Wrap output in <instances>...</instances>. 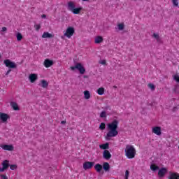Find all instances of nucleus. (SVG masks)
Returning <instances> with one entry per match:
<instances>
[{"instance_id":"1","label":"nucleus","mask_w":179,"mask_h":179,"mask_svg":"<svg viewBox=\"0 0 179 179\" xmlns=\"http://www.w3.org/2000/svg\"><path fill=\"white\" fill-rule=\"evenodd\" d=\"M118 124L120 122L117 120H114L112 122L108 124V131L105 136L106 141H110V138H114L118 135Z\"/></svg>"},{"instance_id":"2","label":"nucleus","mask_w":179,"mask_h":179,"mask_svg":"<svg viewBox=\"0 0 179 179\" xmlns=\"http://www.w3.org/2000/svg\"><path fill=\"white\" fill-rule=\"evenodd\" d=\"M125 156L127 159H134L136 155V150L132 145H127L124 150Z\"/></svg>"},{"instance_id":"3","label":"nucleus","mask_w":179,"mask_h":179,"mask_svg":"<svg viewBox=\"0 0 179 179\" xmlns=\"http://www.w3.org/2000/svg\"><path fill=\"white\" fill-rule=\"evenodd\" d=\"M68 9L69 10H71L73 13V15H79V13H80V10H82L83 8L82 7L76 8L75 6V4H73V2L69 1L68 3Z\"/></svg>"},{"instance_id":"4","label":"nucleus","mask_w":179,"mask_h":179,"mask_svg":"<svg viewBox=\"0 0 179 179\" xmlns=\"http://www.w3.org/2000/svg\"><path fill=\"white\" fill-rule=\"evenodd\" d=\"M70 69L71 71H76L77 69L80 75H85L86 72V69H85V66H83V64H82V63H76L75 66H71Z\"/></svg>"},{"instance_id":"5","label":"nucleus","mask_w":179,"mask_h":179,"mask_svg":"<svg viewBox=\"0 0 179 179\" xmlns=\"http://www.w3.org/2000/svg\"><path fill=\"white\" fill-rule=\"evenodd\" d=\"M4 65L9 69H16L17 65L14 62L10 61V59H7L3 61Z\"/></svg>"},{"instance_id":"6","label":"nucleus","mask_w":179,"mask_h":179,"mask_svg":"<svg viewBox=\"0 0 179 179\" xmlns=\"http://www.w3.org/2000/svg\"><path fill=\"white\" fill-rule=\"evenodd\" d=\"M75 33V28L73 27H69L66 32L64 33V36L67 37L68 38H71V36H73V34Z\"/></svg>"},{"instance_id":"7","label":"nucleus","mask_w":179,"mask_h":179,"mask_svg":"<svg viewBox=\"0 0 179 179\" xmlns=\"http://www.w3.org/2000/svg\"><path fill=\"white\" fill-rule=\"evenodd\" d=\"M93 166H94V162H85L83 164V167L84 170H90V169H92V167H93Z\"/></svg>"},{"instance_id":"8","label":"nucleus","mask_w":179,"mask_h":179,"mask_svg":"<svg viewBox=\"0 0 179 179\" xmlns=\"http://www.w3.org/2000/svg\"><path fill=\"white\" fill-rule=\"evenodd\" d=\"M158 176L160 178H163V177H164V176H166V173H167V168L166 167H162L160 169H158Z\"/></svg>"},{"instance_id":"9","label":"nucleus","mask_w":179,"mask_h":179,"mask_svg":"<svg viewBox=\"0 0 179 179\" xmlns=\"http://www.w3.org/2000/svg\"><path fill=\"white\" fill-rule=\"evenodd\" d=\"M10 117L6 113H0V120L1 122L5 123Z\"/></svg>"},{"instance_id":"10","label":"nucleus","mask_w":179,"mask_h":179,"mask_svg":"<svg viewBox=\"0 0 179 179\" xmlns=\"http://www.w3.org/2000/svg\"><path fill=\"white\" fill-rule=\"evenodd\" d=\"M0 148H2L3 150H7L8 152H12L14 149L13 145L8 144H0Z\"/></svg>"},{"instance_id":"11","label":"nucleus","mask_w":179,"mask_h":179,"mask_svg":"<svg viewBox=\"0 0 179 179\" xmlns=\"http://www.w3.org/2000/svg\"><path fill=\"white\" fill-rule=\"evenodd\" d=\"M43 65L45 68H50L54 65V61L50 60V59H46L43 62Z\"/></svg>"},{"instance_id":"12","label":"nucleus","mask_w":179,"mask_h":179,"mask_svg":"<svg viewBox=\"0 0 179 179\" xmlns=\"http://www.w3.org/2000/svg\"><path fill=\"white\" fill-rule=\"evenodd\" d=\"M152 132H153V134H155V135L160 136V135H162V127H153Z\"/></svg>"},{"instance_id":"13","label":"nucleus","mask_w":179,"mask_h":179,"mask_svg":"<svg viewBox=\"0 0 179 179\" xmlns=\"http://www.w3.org/2000/svg\"><path fill=\"white\" fill-rule=\"evenodd\" d=\"M103 157L106 160H110L111 159V153H110V151H108V150H103Z\"/></svg>"},{"instance_id":"14","label":"nucleus","mask_w":179,"mask_h":179,"mask_svg":"<svg viewBox=\"0 0 179 179\" xmlns=\"http://www.w3.org/2000/svg\"><path fill=\"white\" fill-rule=\"evenodd\" d=\"M38 78L37 77V74L36 73H32L30 74L29 76V79L31 82V83H34V82L38 79Z\"/></svg>"},{"instance_id":"15","label":"nucleus","mask_w":179,"mask_h":179,"mask_svg":"<svg viewBox=\"0 0 179 179\" xmlns=\"http://www.w3.org/2000/svg\"><path fill=\"white\" fill-rule=\"evenodd\" d=\"M102 169L106 173H108V171H110V164H108V162H104L103 164Z\"/></svg>"},{"instance_id":"16","label":"nucleus","mask_w":179,"mask_h":179,"mask_svg":"<svg viewBox=\"0 0 179 179\" xmlns=\"http://www.w3.org/2000/svg\"><path fill=\"white\" fill-rule=\"evenodd\" d=\"M54 38V34H50L49 32H44L42 35V38Z\"/></svg>"},{"instance_id":"17","label":"nucleus","mask_w":179,"mask_h":179,"mask_svg":"<svg viewBox=\"0 0 179 179\" xmlns=\"http://www.w3.org/2000/svg\"><path fill=\"white\" fill-rule=\"evenodd\" d=\"M1 166L5 168L6 170H8L10 166V164H9V160H4L1 163Z\"/></svg>"},{"instance_id":"18","label":"nucleus","mask_w":179,"mask_h":179,"mask_svg":"<svg viewBox=\"0 0 179 179\" xmlns=\"http://www.w3.org/2000/svg\"><path fill=\"white\" fill-rule=\"evenodd\" d=\"M168 179H179V173L170 172V176Z\"/></svg>"},{"instance_id":"19","label":"nucleus","mask_w":179,"mask_h":179,"mask_svg":"<svg viewBox=\"0 0 179 179\" xmlns=\"http://www.w3.org/2000/svg\"><path fill=\"white\" fill-rule=\"evenodd\" d=\"M100 149L102 150H107V149H110V143H106L99 145Z\"/></svg>"},{"instance_id":"20","label":"nucleus","mask_w":179,"mask_h":179,"mask_svg":"<svg viewBox=\"0 0 179 179\" xmlns=\"http://www.w3.org/2000/svg\"><path fill=\"white\" fill-rule=\"evenodd\" d=\"M94 169L96 171V173H101V170H103V165L100 164H96L94 166Z\"/></svg>"},{"instance_id":"21","label":"nucleus","mask_w":179,"mask_h":179,"mask_svg":"<svg viewBox=\"0 0 179 179\" xmlns=\"http://www.w3.org/2000/svg\"><path fill=\"white\" fill-rule=\"evenodd\" d=\"M10 106L13 107V110H14V111H19V105H17L16 102H10Z\"/></svg>"},{"instance_id":"22","label":"nucleus","mask_w":179,"mask_h":179,"mask_svg":"<svg viewBox=\"0 0 179 179\" xmlns=\"http://www.w3.org/2000/svg\"><path fill=\"white\" fill-rule=\"evenodd\" d=\"M41 87H43V89H47V87H48V82L47 80H41Z\"/></svg>"},{"instance_id":"23","label":"nucleus","mask_w":179,"mask_h":179,"mask_svg":"<svg viewBox=\"0 0 179 179\" xmlns=\"http://www.w3.org/2000/svg\"><path fill=\"white\" fill-rule=\"evenodd\" d=\"M150 170H152V171H154V173H156V171H157V170H159L160 168H159V166H157L156 164H152L150 165Z\"/></svg>"},{"instance_id":"24","label":"nucleus","mask_w":179,"mask_h":179,"mask_svg":"<svg viewBox=\"0 0 179 179\" xmlns=\"http://www.w3.org/2000/svg\"><path fill=\"white\" fill-rule=\"evenodd\" d=\"M100 43H103V37L96 36V38H95V44H100Z\"/></svg>"},{"instance_id":"25","label":"nucleus","mask_w":179,"mask_h":179,"mask_svg":"<svg viewBox=\"0 0 179 179\" xmlns=\"http://www.w3.org/2000/svg\"><path fill=\"white\" fill-rule=\"evenodd\" d=\"M84 97L86 100H89L90 99V92L87 90L84 91Z\"/></svg>"},{"instance_id":"26","label":"nucleus","mask_w":179,"mask_h":179,"mask_svg":"<svg viewBox=\"0 0 179 179\" xmlns=\"http://www.w3.org/2000/svg\"><path fill=\"white\" fill-rule=\"evenodd\" d=\"M97 94L99 96H103L104 94V88L103 87H100L96 90Z\"/></svg>"},{"instance_id":"27","label":"nucleus","mask_w":179,"mask_h":179,"mask_svg":"<svg viewBox=\"0 0 179 179\" xmlns=\"http://www.w3.org/2000/svg\"><path fill=\"white\" fill-rule=\"evenodd\" d=\"M16 37H17V41H22V40L23 38V35H22V34H20V32H17L16 34Z\"/></svg>"},{"instance_id":"28","label":"nucleus","mask_w":179,"mask_h":179,"mask_svg":"<svg viewBox=\"0 0 179 179\" xmlns=\"http://www.w3.org/2000/svg\"><path fill=\"white\" fill-rule=\"evenodd\" d=\"M125 28V25L124 23H120L117 24V29L118 30L122 31Z\"/></svg>"},{"instance_id":"29","label":"nucleus","mask_w":179,"mask_h":179,"mask_svg":"<svg viewBox=\"0 0 179 179\" xmlns=\"http://www.w3.org/2000/svg\"><path fill=\"white\" fill-rule=\"evenodd\" d=\"M152 37H154V38H156L157 41H160V36H159V34L154 33L152 34Z\"/></svg>"},{"instance_id":"30","label":"nucleus","mask_w":179,"mask_h":179,"mask_svg":"<svg viewBox=\"0 0 179 179\" xmlns=\"http://www.w3.org/2000/svg\"><path fill=\"white\" fill-rule=\"evenodd\" d=\"M99 129H101V131H104V129H106V123H101L99 125Z\"/></svg>"},{"instance_id":"31","label":"nucleus","mask_w":179,"mask_h":179,"mask_svg":"<svg viewBox=\"0 0 179 179\" xmlns=\"http://www.w3.org/2000/svg\"><path fill=\"white\" fill-rule=\"evenodd\" d=\"M100 117L101 118H107V113H106V111L103 110L100 113Z\"/></svg>"},{"instance_id":"32","label":"nucleus","mask_w":179,"mask_h":179,"mask_svg":"<svg viewBox=\"0 0 179 179\" xmlns=\"http://www.w3.org/2000/svg\"><path fill=\"white\" fill-rule=\"evenodd\" d=\"M173 93H175V94H179V90H178V87L175 86L173 90Z\"/></svg>"},{"instance_id":"33","label":"nucleus","mask_w":179,"mask_h":179,"mask_svg":"<svg viewBox=\"0 0 179 179\" xmlns=\"http://www.w3.org/2000/svg\"><path fill=\"white\" fill-rule=\"evenodd\" d=\"M10 169L11 170H16L17 169V165H16V164H11V165H10Z\"/></svg>"},{"instance_id":"34","label":"nucleus","mask_w":179,"mask_h":179,"mask_svg":"<svg viewBox=\"0 0 179 179\" xmlns=\"http://www.w3.org/2000/svg\"><path fill=\"white\" fill-rule=\"evenodd\" d=\"M34 28L36 29V31H38V30H40V29H41V25L40 24H35Z\"/></svg>"},{"instance_id":"35","label":"nucleus","mask_w":179,"mask_h":179,"mask_svg":"<svg viewBox=\"0 0 179 179\" xmlns=\"http://www.w3.org/2000/svg\"><path fill=\"white\" fill-rule=\"evenodd\" d=\"M148 87H150L151 90H155V89H156V87L155 86V85L152 83L148 84Z\"/></svg>"},{"instance_id":"36","label":"nucleus","mask_w":179,"mask_h":179,"mask_svg":"<svg viewBox=\"0 0 179 179\" xmlns=\"http://www.w3.org/2000/svg\"><path fill=\"white\" fill-rule=\"evenodd\" d=\"M173 79H174V80H176V82H177L178 83H179V76L178 75H175L174 76H173Z\"/></svg>"},{"instance_id":"37","label":"nucleus","mask_w":179,"mask_h":179,"mask_svg":"<svg viewBox=\"0 0 179 179\" xmlns=\"http://www.w3.org/2000/svg\"><path fill=\"white\" fill-rule=\"evenodd\" d=\"M173 6H178V0H172Z\"/></svg>"},{"instance_id":"38","label":"nucleus","mask_w":179,"mask_h":179,"mask_svg":"<svg viewBox=\"0 0 179 179\" xmlns=\"http://www.w3.org/2000/svg\"><path fill=\"white\" fill-rule=\"evenodd\" d=\"M128 177H129V171L126 170L124 179H128Z\"/></svg>"},{"instance_id":"39","label":"nucleus","mask_w":179,"mask_h":179,"mask_svg":"<svg viewBox=\"0 0 179 179\" xmlns=\"http://www.w3.org/2000/svg\"><path fill=\"white\" fill-rule=\"evenodd\" d=\"M104 110L105 111H108V110H111V107H110V106H105Z\"/></svg>"},{"instance_id":"40","label":"nucleus","mask_w":179,"mask_h":179,"mask_svg":"<svg viewBox=\"0 0 179 179\" xmlns=\"http://www.w3.org/2000/svg\"><path fill=\"white\" fill-rule=\"evenodd\" d=\"M177 110H178V108H177V106H174L172 109L173 113H176V111H177Z\"/></svg>"},{"instance_id":"41","label":"nucleus","mask_w":179,"mask_h":179,"mask_svg":"<svg viewBox=\"0 0 179 179\" xmlns=\"http://www.w3.org/2000/svg\"><path fill=\"white\" fill-rule=\"evenodd\" d=\"M10 72H12V69H9L7 72L6 73V76H8V75H9V73H10Z\"/></svg>"},{"instance_id":"42","label":"nucleus","mask_w":179,"mask_h":179,"mask_svg":"<svg viewBox=\"0 0 179 179\" xmlns=\"http://www.w3.org/2000/svg\"><path fill=\"white\" fill-rule=\"evenodd\" d=\"M5 170H6L5 168H3L2 166V168L0 167V173H3V171H5Z\"/></svg>"},{"instance_id":"43","label":"nucleus","mask_w":179,"mask_h":179,"mask_svg":"<svg viewBox=\"0 0 179 179\" xmlns=\"http://www.w3.org/2000/svg\"><path fill=\"white\" fill-rule=\"evenodd\" d=\"M1 179H8V176L5 175H1Z\"/></svg>"},{"instance_id":"44","label":"nucleus","mask_w":179,"mask_h":179,"mask_svg":"<svg viewBox=\"0 0 179 179\" xmlns=\"http://www.w3.org/2000/svg\"><path fill=\"white\" fill-rule=\"evenodd\" d=\"M100 64H101V65H106V60H102V61H101Z\"/></svg>"},{"instance_id":"45","label":"nucleus","mask_w":179,"mask_h":179,"mask_svg":"<svg viewBox=\"0 0 179 179\" xmlns=\"http://www.w3.org/2000/svg\"><path fill=\"white\" fill-rule=\"evenodd\" d=\"M6 30H8V29L6 27H3L1 31H6Z\"/></svg>"},{"instance_id":"46","label":"nucleus","mask_w":179,"mask_h":179,"mask_svg":"<svg viewBox=\"0 0 179 179\" xmlns=\"http://www.w3.org/2000/svg\"><path fill=\"white\" fill-rule=\"evenodd\" d=\"M42 19H45L47 17V15L45 14H43L41 15Z\"/></svg>"},{"instance_id":"47","label":"nucleus","mask_w":179,"mask_h":179,"mask_svg":"<svg viewBox=\"0 0 179 179\" xmlns=\"http://www.w3.org/2000/svg\"><path fill=\"white\" fill-rule=\"evenodd\" d=\"M61 124H62V125H64V124H66V121L62 120V121L61 122Z\"/></svg>"},{"instance_id":"48","label":"nucleus","mask_w":179,"mask_h":179,"mask_svg":"<svg viewBox=\"0 0 179 179\" xmlns=\"http://www.w3.org/2000/svg\"><path fill=\"white\" fill-rule=\"evenodd\" d=\"M87 78H89L88 76H84V78L87 79Z\"/></svg>"},{"instance_id":"49","label":"nucleus","mask_w":179,"mask_h":179,"mask_svg":"<svg viewBox=\"0 0 179 179\" xmlns=\"http://www.w3.org/2000/svg\"><path fill=\"white\" fill-rule=\"evenodd\" d=\"M113 89H117V86L114 85Z\"/></svg>"},{"instance_id":"50","label":"nucleus","mask_w":179,"mask_h":179,"mask_svg":"<svg viewBox=\"0 0 179 179\" xmlns=\"http://www.w3.org/2000/svg\"><path fill=\"white\" fill-rule=\"evenodd\" d=\"M82 1H86V2L89 1V0H82Z\"/></svg>"},{"instance_id":"51","label":"nucleus","mask_w":179,"mask_h":179,"mask_svg":"<svg viewBox=\"0 0 179 179\" xmlns=\"http://www.w3.org/2000/svg\"><path fill=\"white\" fill-rule=\"evenodd\" d=\"M134 1H135V2H136V0H134Z\"/></svg>"},{"instance_id":"52","label":"nucleus","mask_w":179,"mask_h":179,"mask_svg":"<svg viewBox=\"0 0 179 179\" xmlns=\"http://www.w3.org/2000/svg\"><path fill=\"white\" fill-rule=\"evenodd\" d=\"M0 59H1V55H0Z\"/></svg>"}]
</instances>
